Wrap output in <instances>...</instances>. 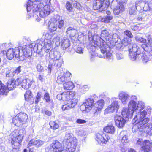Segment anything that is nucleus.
Returning a JSON list of instances; mask_svg holds the SVG:
<instances>
[{"instance_id": "1", "label": "nucleus", "mask_w": 152, "mask_h": 152, "mask_svg": "<svg viewBox=\"0 0 152 152\" xmlns=\"http://www.w3.org/2000/svg\"><path fill=\"white\" fill-rule=\"evenodd\" d=\"M136 114L132 121V123L134 124L132 131L133 132L140 131L146 128L149 127V124H146L149 121L148 118H144L147 114V112L145 110L140 111L139 113H135Z\"/></svg>"}, {"instance_id": "2", "label": "nucleus", "mask_w": 152, "mask_h": 152, "mask_svg": "<svg viewBox=\"0 0 152 152\" xmlns=\"http://www.w3.org/2000/svg\"><path fill=\"white\" fill-rule=\"evenodd\" d=\"M14 48H10L8 50L6 56L8 59H12L15 57L19 61H22L24 60V57H29L31 55L30 50L27 49L28 50L27 54V52H26V50L27 49H25L24 46H23L22 48L21 46Z\"/></svg>"}, {"instance_id": "3", "label": "nucleus", "mask_w": 152, "mask_h": 152, "mask_svg": "<svg viewBox=\"0 0 152 152\" xmlns=\"http://www.w3.org/2000/svg\"><path fill=\"white\" fill-rule=\"evenodd\" d=\"M131 39L128 37H124L121 41V44L118 46L117 42V45H115L116 47L120 48L122 47V45L126 46L129 45V55L130 59L132 61L137 60L139 56L141 54L142 50L139 48L136 44H131Z\"/></svg>"}, {"instance_id": "4", "label": "nucleus", "mask_w": 152, "mask_h": 152, "mask_svg": "<svg viewBox=\"0 0 152 152\" xmlns=\"http://www.w3.org/2000/svg\"><path fill=\"white\" fill-rule=\"evenodd\" d=\"M25 133L24 129L16 130L11 133V143L13 149L10 152H18L17 149L19 148Z\"/></svg>"}, {"instance_id": "5", "label": "nucleus", "mask_w": 152, "mask_h": 152, "mask_svg": "<svg viewBox=\"0 0 152 152\" xmlns=\"http://www.w3.org/2000/svg\"><path fill=\"white\" fill-rule=\"evenodd\" d=\"M88 36L89 40L92 41V43L94 44V45L92 44V45L95 47H99L103 53L106 51V45L105 42L103 39L96 34H94L92 36L90 31L88 33Z\"/></svg>"}, {"instance_id": "6", "label": "nucleus", "mask_w": 152, "mask_h": 152, "mask_svg": "<svg viewBox=\"0 0 152 152\" xmlns=\"http://www.w3.org/2000/svg\"><path fill=\"white\" fill-rule=\"evenodd\" d=\"M39 3L37 1L35 0L34 1H32L31 0H28L27 3L26 9L28 12L27 15V18H29L32 16H34V13L37 12L39 7Z\"/></svg>"}, {"instance_id": "7", "label": "nucleus", "mask_w": 152, "mask_h": 152, "mask_svg": "<svg viewBox=\"0 0 152 152\" xmlns=\"http://www.w3.org/2000/svg\"><path fill=\"white\" fill-rule=\"evenodd\" d=\"M101 36L105 38L108 45L109 43L112 45L111 47L117 45L116 42L118 41V35L116 34H113L111 36L107 30L104 29L102 30Z\"/></svg>"}, {"instance_id": "8", "label": "nucleus", "mask_w": 152, "mask_h": 152, "mask_svg": "<svg viewBox=\"0 0 152 152\" xmlns=\"http://www.w3.org/2000/svg\"><path fill=\"white\" fill-rule=\"evenodd\" d=\"M109 0H96L93 2V8L94 10L98 9L100 11L105 10L108 7L110 3Z\"/></svg>"}, {"instance_id": "9", "label": "nucleus", "mask_w": 152, "mask_h": 152, "mask_svg": "<svg viewBox=\"0 0 152 152\" xmlns=\"http://www.w3.org/2000/svg\"><path fill=\"white\" fill-rule=\"evenodd\" d=\"M41 7L40 4L39 5V7H38V10H37V13H39V16L41 18H43L46 15H49L50 13L52 12L54 9L53 7L48 5H45L43 7L42 6Z\"/></svg>"}, {"instance_id": "10", "label": "nucleus", "mask_w": 152, "mask_h": 152, "mask_svg": "<svg viewBox=\"0 0 152 152\" xmlns=\"http://www.w3.org/2000/svg\"><path fill=\"white\" fill-rule=\"evenodd\" d=\"M94 101L93 99L88 98L80 106V109L82 111L89 112L94 105Z\"/></svg>"}, {"instance_id": "11", "label": "nucleus", "mask_w": 152, "mask_h": 152, "mask_svg": "<svg viewBox=\"0 0 152 152\" xmlns=\"http://www.w3.org/2000/svg\"><path fill=\"white\" fill-rule=\"evenodd\" d=\"M43 42L42 41H40L39 43L37 44H36L35 42H33L31 43L29 45H27L24 46L25 49H26L30 50L31 53V55H30L29 57L32 54V48H33L34 50V51H37L38 50L39 51L40 50H41L43 48ZM28 50H26V52H28Z\"/></svg>"}, {"instance_id": "12", "label": "nucleus", "mask_w": 152, "mask_h": 152, "mask_svg": "<svg viewBox=\"0 0 152 152\" xmlns=\"http://www.w3.org/2000/svg\"><path fill=\"white\" fill-rule=\"evenodd\" d=\"M110 139L108 134L102 132L97 133L96 134V140L100 144H106Z\"/></svg>"}, {"instance_id": "13", "label": "nucleus", "mask_w": 152, "mask_h": 152, "mask_svg": "<svg viewBox=\"0 0 152 152\" xmlns=\"http://www.w3.org/2000/svg\"><path fill=\"white\" fill-rule=\"evenodd\" d=\"M71 73L69 72H62L57 77V82L58 83L63 84L70 80Z\"/></svg>"}, {"instance_id": "14", "label": "nucleus", "mask_w": 152, "mask_h": 152, "mask_svg": "<svg viewBox=\"0 0 152 152\" xmlns=\"http://www.w3.org/2000/svg\"><path fill=\"white\" fill-rule=\"evenodd\" d=\"M75 94L72 92L67 91L64 92L57 96V98L59 100H62L64 101H69L70 99H74Z\"/></svg>"}, {"instance_id": "15", "label": "nucleus", "mask_w": 152, "mask_h": 152, "mask_svg": "<svg viewBox=\"0 0 152 152\" xmlns=\"http://www.w3.org/2000/svg\"><path fill=\"white\" fill-rule=\"evenodd\" d=\"M64 149V146L57 140L53 141L50 145L49 152H61Z\"/></svg>"}, {"instance_id": "16", "label": "nucleus", "mask_w": 152, "mask_h": 152, "mask_svg": "<svg viewBox=\"0 0 152 152\" xmlns=\"http://www.w3.org/2000/svg\"><path fill=\"white\" fill-rule=\"evenodd\" d=\"M115 99H113V102L109 106L104 110V113L107 114L110 113H112L115 111H117L119 108L118 102L115 100Z\"/></svg>"}, {"instance_id": "17", "label": "nucleus", "mask_w": 152, "mask_h": 152, "mask_svg": "<svg viewBox=\"0 0 152 152\" xmlns=\"http://www.w3.org/2000/svg\"><path fill=\"white\" fill-rule=\"evenodd\" d=\"M63 61L61 58L57 60H50L48 68V75H50L51 70V66H56L58 68L60 67L61 66Z\"/></svg>"}, {"instance_id": "18", "label": "nucleus", "mask_w": 152, "mask_h": 152, "mask_svg": "<svg viewBox=\"0 0 152 152\" xmlns=\"http://www.w3.org/2000/svg\"><path fill=\"white\" fill-rule=\"evenodd\" d=\"M21 80V78L17 79L15 80L12 79L8 80L7 83V88L9 91L14 89L16 86H19V83Z\"/></svg>"}, {"instance_id": "19", "label": "nucleus", "mask_w": 152, "mask_h": 152, "mask_svg": "<svg viewBox=\"0 0 152 152\" xmlns=\"http://www.w3.org/2000/svg\"><path fill=\"white\" fill-rule=\"evenodd\" d=\"M78 101L77 99L74 98L70 101H68L67 103L62 106V109L64 110H68L73 108L76 104Z\"/></svg>"}, {"instance_id": "20", "label": "nucleus", "mask_w": 152, "mask_h": 152, "mask_svg": "<svg viewBox=\"0 0 152 152\" xmlns=\"http://www.w3.org/2000/svg\"><path fill=\"white\" fill-rule=\"evenodd\" d=\"M63 142V144L67 143H77V140L75 137H73V134L72 133L66 132Z\"/></svg>"}, {"instance_id": "21", "label": "nucleus", "mask_w": 152, "mask_h": 152, "mask_svg": "<svg viewBox=\"0 0 152 152\" xmlns=\"http://www.w3.org/2000/svg\"><path fill=\"white\" fill-rule=\"evenodd\" d=\"M118 97L122 104H126L130 98V96L126 92L122 91L119 93Z\"/></svg>"}, {"instance_id": "22", "label": "nucleus", "mask_w": 152, "mask_h": 152, "mask_svg": "<svg viewBox=\"0 0 152 152\" xmlns=\"http://www.w3.org/2000/svg\"><path fill=\"white\" fill-rule=\"evenodd\" d=\"M149 127L142 129L141 131L138 130V133L141 136H147L148 135H152V125L151 124L148 123Z\"/></svg>"}, {"instance_id": "23", "label": "nucleus", "mask_w": 152, "mask_h": 152, "mask_svg": "<svg viewBox=\"0 0 152 152\" xmlns=\"http://www.w3.org/2000/svg\"><path fill=\"white\" fill-rule=\"evenodd\" d=\"M114 120L116 125L119 128L123 127L125 124L126 120L120 116L116 115L114 117Z\"/></svg>"}, {"instance_id": "24", "label": "nucleus", "mask_w": 152, "mask_h": 152, "mask_svg": "<svg viewBox=\"0 0 152 152\" xmlns=\"http://www.w3.org/2000/svg\"><path fill=\"white\" fill-rule=\"evenodd\" d=\"M21 80H22L20 82L19 85H20L22 88L25 89H27L30 88L33 83L32 80L29 79H26L23 80L21 79Z\"/></svg>"}, {"instance_id": "25", "label": "nucleus", "mask_w": 152, "mask_h": 152, "mask_svg": "<svg viewBox=\"0 0 152 152\" xmlns=\"http://www.w3.org/2000/svg\"><path fill=\"white\" fill-rule=\"evenodd\" d=\"M142 48L147 52L152 50V38L148 37L147 38V42L141 45Z\"/></svg>"}, {"instance_id": "26", "label": "nucleus", "mask_w": 152, "mask_h": 152, "mask_svg": "<svg viewBox=\"0 0 152 152\" xmlns=\"http://www.w3.org/2000/svg\"><path fill=\"white\" fill-rule=\"evenodd\" d=\"M64 150L66 152H74L75 151L77 143H67L64 144Z\"/></svg>"}, {"instance_id": "27", "label": "nucleus", "mask_w": 152, "mask_h": 152, "mask_svg": "<svg viewBox=\"0 0 152 152\" xmlns=\"http://www.w3.org/2000/svg\"><path fill=\"white\" fill-rule=\"evenodd\" d=\"M121 114L124 118H131L134 113L133 111H131L129 108L125 107L122 109Z\"/></svg>"}, {"instance_id": "28", "label": "nucleus", "mask_w": 152, "mask_h": 152, "mask_svg": "<svg viewBox=\"0 0 152 152\" xmlns=\"http://www.w3.org/2000/svg\"><path fill=\"white\" fill-rule=\"evenodd\" d=\"M152 149V142L148 140H145L144 143L142 147L141 150L144 152H148Z\"/></svg>"}, {"instance_id": "29", "label": "nucleus", "mask_w": 152, "mask_h": 152, "mask_svg": "<svg viewBox=\"0 0 152 152\" xmlns=\"http://www.w3.org/2000/svg\"><path fill=\"white\" fill-rule=\"evenodd\" d=\"M54 17L52 18L48 22V27L49 31L51 32L55 31L57 28L56 23L57 22L56 21Z\"/></svg>"}, {"instance_id": "30", "label": "nucleus", "mask_w": 152, "mask_h": 152, "mask_svg": "<svg viewBox=\"0 0 152 152\" xmlns=\"http://www.w3.org/2000/svg\"><path fill=\"white\" fill-rule=\"evenodd\" d=\"M44 143V141L38 139L37 140H31L28 144V146L31 147L35 146L37 147H39L42 146Z\"/></svg>"}, {"instance_id": "31", "label": "nucleus", "mask_w": 152, "mask_h": 152, "mask_svg": "<svg viewBox=\"0 0 152 152\" xmlns=\"http://www.w3.org/2000/svg\"><path fill=\"white\" fill-rule=\"evenodd\" d=\"M49 56L51 60H57L61 59V56L59 52L56 50H51L49 53Z\"/></svg>"}, {"instance_id": "32", "label": "nucleus", "mask_w": 152, "mask_h": 152, "mask_svg": "<svg viewBox=\"0 0 152 152\" xmlns=\"http://www.w3.org/2000/svg\"><path fill=\"white\" fill-rule=\"evenodd\" d=\"M104 101L103 99L98 100L94 104L95 113H97L103 108L104 105Z\"/></svg>"}, {"instance_id": "33", "label": "nucleus", "mask_w": 152, "mask_h": 152, "mask_svg": "<svg viewBox=\"0 0 152 152\" xmlns=\"http://www.w3.org/2000/svg\"><path fill=\"white\" fill-rule=\"evenodd\" d=\"M52 40H44L43 42V49L46 52H48L51 48Z\"/></svg>"}, {"instance_id": "34", "label": "nucleus", "mask_w": 152, "mask_h": 152, "mask_svg": "<svg viewBox=\"0 0 152 152\" xmlns=\"http://www.w3.org/2000/svg\"><path fill=\"white\" fill-rule=\"evenodd\" d=\"M136 103L135 101L134 100H131L128 104V108L133 112L134 114L137 113V108Z\"/></svg>"}, {"instance_id": "35", "label": "nucleus", "mask_w": 152, "mask_h": 152, "mask_svg": "<svg viewBox=\"0 0 152 152\" xmlns=\"http://www.w3.org/2000/svg\"><path fill=\"white\" fill-rule=\"evenodd\" d=\"M105 45H106V50L103 53H102H102L103 54V55H100L99 56H98L99 58H106L108 60H113V55L111 53L109 52H106V54L105 55H104V54L107 51V46L106 45V42H105Z\"/></svg>"}, {"instance_id": "36", "label": "nucleus", "mask_w": 152, "mask_h": 152, "mask_svg": "<svg viewBox=\"0 0 152 152\" xmlns=\"http://www.w3.org/2000/svg\"><path fill=\"white\" fill-rule=\"evenodd\" d=\"M125 4L124 3L120 5H118L113 10V12L116 15H118L124 10Z\"/></svg>"}, {"instance_id": "37", "label": "nucleus", "mask_w": 152, "mask_h": 152, "mask_svg": "<svg viewBox=\"0 0 152 152\" xmlns=\"http://www.w3.org/2000/svg\"><path fill=\"white\" fill-rule=\"evenodd\" d=\"M103 130L105 132L111 134H114L116 131L115 128L112 125H108L105 127Z\"/></svg>"}, {"instance_id": "38", "label": "nucleus", "mask_w": 152, "mask_h": 152, "mask_svg": "<svg viewBox=\"0 0 152 152\" xmlns=\"http://www.w3.org/2000/svg\"><path fill=\"white\" fill-rule=\"evenodd\" d=\"M8 92L7 87L0 81V94L6 95Z\"/></svg>"}, {"instance_id": "39", "label": "nucleus", "mask_w": 152, "mask_h": 152, "mask_svg": "<svg viewBox=\"0 0 152 152\" xmlns=\"http://www.w3.org/2000/svg\"><path fill=\"white\" fill-rule=\"evenodd\" d=\"M61 46L64 49L67 48L69 46V40L67 38H63L61 42Z\"/></svg>"}, {"instance_id": "40", "label": "nucleus", "mask_w": 152, "mask_h": 152, "mask_svg": "<svg viewBox=\"0 0 152 152\" xmlns=\"http://www.w3.org/2000/svg\"><path fill=\"white\" fill-rule=\"evenodd\" d=\"M67 34H69L70 37H74L77 33V30L74 27H69L66 30Z\"/></svg>"}, {"instance_id": "41", "label": "nucleus", "mask_w": 152, "mask_h": 152, "mask_svg": "<svg viewBox=\"0 0 152 152\" xmlns=\"http://www.w3.org/2000/svg\"><path fill=\"white\" fill-rule=\"evenodd\" d=\"M63 87L65 90H71L74 88V86L72 82L69 81L64 84Z\"/></svg>"}, {"instance_id": "42", "label": "nucleus", "mask_w": 152, "mask_h": 152, "mask_svg": "<svg viewBox=\"0 0 152 152\" xmlns=\"http://www.w3.org/2000/svg\"><path fill=\"white\" fill-rule=\"evenodd\" d=\"M25 99L28 102H31L33 100V94L31 91L28 90L26 91L24 95Z\"/></svg>"}, {"instance_id": "43", "label": "nucleus", "mask_w": 152, "mask_h": 152, "mask_svg": "<svg viewBox=\"0 0 152 152\" xmlns=\"http://www.w3.org/2000/svg\"><path fill=\"white\" fill-rule=\"evenodd\" d=\"M20 121V119L17 115L16 116L13 118L12 123L14 125L19 126L23 124V122H22Z\"/></svg>"}, {"instance_id": "44", "label": "nucleus", "mask_w": 152, "mask_h": 152, "mask_svg": "<svg viewBox=\"0 0 152 152\" xmlns=\"http://www.w3.org/2000/svg\"><path fill=\"white\" fill-rule=\"evenodd\" d=\"M18 117L20 120V121L23 122V124L27 121L28 118L27 115L24 113L21 112L18 114Z\"/></svg>"}, {"instance_id": "45", "label": "nucleus", "mask_w": 152, "mask_h": 152, "mask_svg": "<svg viewBox=\"0 0 152 152\" xmlns=\"http://www.w3.org/2000/svg\"><path fill=\"white\" fill-rule=\"evenodd\" d=\"M60 16L58 15H55L54 17L55 20L57 22L56 23L57 26L58 24V27L60 28H61L64 25V21L63 20H59Z\"/></svg>"}, {"instance_id": "46", "label": "nucleus", "mask_w": 152, "mask_h": 152, "mask_svg": "<svg viewBox=\"0 0 152 152\" xmlns=\"http://www.w3.org/2000/svg\"><path fill=\"white\" fill-rule=\"evenodd\" d=\"M145 107V103L142 101H138L137 105V113H139Z\"/></svg>"}, {"instance_id": "47", "label": "nucleus", "mask_w": 152, "mask_h": 152, "mask_svg": "<svg viewBox=\"0 0 152 152\" xmlns=\"http://www.w3.org/2000/svg\"><path fill=\"white\" fill-rule=\"evenodd\" d=\"M145 4V2L142 1H137L136 2L135 5L136 6L137 10L140 11L143 9Z\"/></svg>"}, {"instance_id": "48", "label": "nucleus", "mask_w": 152, "mask_h": 152, "mask_svg": "<svg viewBox=\"0 0 152 152\" xmlns=\"http://www.w3.org/2000/svg\"><path fill=\"white\" fill-rule=\"evenodd\" d=\"M135 39L137 42L144 44L147 42L146 39L139 35H136L135 37Z\"/></svg>"}, {"instance_id": "49", "label": "nucleus", "mask_w": 152, "mask_h": 152, "mask_svg": "<svg viewBox=\"0 0 152 152\" xmlns=\"http://www.w3.org/2000/svg\"><path fill=\"white\" fill-rule=\"evenodd\" d=\"M112 19L113 16L112 15L106 16L104 17L101 19V21L102 22L105 23H108Z\"/></svg>"}, {"instance_id": "50", "label": "nucleus", "mask_w": 152, "mask_h": 152, "mask_svg": "<svg viewBox=\"0 0 152 152\" xmlns=\"http://www.w3.org/2000/svg\"><path fill=\"white\" fill-rule=\"evenodd\" d=\"M1 46L3 48L5 49H7L8 48H13L12 46L13 44L10 42H6L3 43L1 44Z\"/></svg>"}, {"instance_id": "51", "label": "nucleus", "mask_w": 152, "mask_h": 152, "mask_svg": "<svg viewBox=\"0 0 152 152\" xmlns=\"http://www.w3.org/2000/svg\"><path fill=\"white\" fill-rule=\"evenodd\" d=\"M49 124L51 129H56L59 127L58 124L56 122L53 121H50Z\"/></svg>"}, {"instance_id": "52", "label": "nucleus", "mask_w": 152, "mask_h": 152, "mask_svg": "<svg viewBox=\"0 0 152 152\" xmlns=\"http://www.w3.org/2000/svg\"><path fill=\"white\" fill-rule=\"evenodd\" d=\"M150 59L149 57L145 54H142L141 56V60L142 62L145 64L149 61Z\"/></svg>"}, {"instance_id": "53", "label": "nucleus", "mask_w": 152, "mask_h": 152, "mask_svg": "<svg viewBox=\"0 0 152 152\" xmlns=\"http://www.w3.org/2000/svg\"><path fill=\"white\" fill-rule=\"evenodd\" d=\"M43 36H44L45 40H51L53 35L52 34H50L46 31L44 33Z\"/></svg>"}, {"instance_id": "54", "label": "nucleus", "mask_w": 152, "mask_h": 152, "mask_svg": "<svg viewBox=\"0 0 152 152\" xmlns=\"http://www.w3.org/2000/svg\"><path fill=\"white\" fill-rule=\"evenodd\" d=\"M151 3L150 4L148 2L146 3L145 2V4L142 9L145 11L149 10L151 8Z\"/></svg>"}, {"instance_id": "55", "label": "nucleus", "mask_w": 152, "mask_h": 152, "mask_svg": "<svg viewBox=\"0 0 152 152\" xmlns=\"http://www.w3.org/2000/svg\"><path fill=\"white\" fill-rule=\"evenodd\" d=\"M144 142L145 140L143 141L142 139H138L137 140L136 144V145L139 146H140L141 148H142V145H144Z\"/></svg>"}, {"instance_id": "56", "label": "nucleus", "mask_w": 152, "mask_h": 152, "mask_svg": "<svg viewBox=\"0 0 152 152\" xmlns=\"http://www.w3.org/2000/svg\"><path fill=\"white\" fill-rule=\"evenodd\" d=\"M136 6L135 5L133 7H130L129 10V12L130 14L134 15L136 12Z\"/></svg>"}, {"instance_id": "57", "label": "nucleus", "mask_w": 152, "mask_h": 152, "mask_svg": "<svg viewBox=\"0 0 152 152\" xmlns=\"http://www.w3.org/2000/svg\"><path fill=\"white\" fill-rule=\"evenodd\" d=\"M75 50L76 53L79 54H83V49L79 45L77 47Z\"/></svg>"}, {"instance_id": "58", "label": "nucleus", "mask_w": 152, "mask_h": 152, "mask_svg": "<svg viewBox=\"0 0 152 152\" xmlns=\"http://www.w3.org/2000/svg\"><path fill=\"white\" fill-rule=\"evenodd\" d=\"M66 7L67 11L69 12H71L72 11V4L70 3L67 1L66 2Z\"/></svg>"}, {"instance_id": "59", "label": "nucleus", "mask_w": 152, "mask_h": 152, "mask_svg": "<svg viewBox=\"0 0 152 152\" xmlns=\"http://www.w3.org/2000/svg\"><path fill=\"white\" fill-rule=\"evenodd\" d=\"M128 138L125 135L122 137L121 140V142L123 145H125L126 144L128 143Z\"/></svg>"}, {"instance_id": "60", "label": "nucleus", "mask_w": 152, "mask_h": 152, "mask_svg": "<svg viewBox=\"0 0 152 152\" xmlns=\"http://www.w3.org/2000/svg\"><path fill=\"white\" fill-rule=\"evenodd\" d=\"M124 34L125 35L130 38H132L133 37V35L131 32L129 30H127L125 31L124 32Z\"/></svg>"}, {"instance_id": "61", "label": "nucleus", "mask_w": 152, "mask_h": 152, "mask_svg": "<svg viewBox=\"0 0 152 152\" xmlns=\"http://www.w3.org/2000/svg\"><path fill=\"white\" fill-rule=\"evenodd\" d=\"M53 42H55L56 45H59L60 44V38L59 37L57 36L55 37L53 40Z\"/></svg>"}, {"instance_id": "62", "label": "nucleus", "mask_w": 152, "mask_h": 152, "mask_svg": "<svg viewBox=\"0 0 152 152\" xmlns=\"http://www.w3.org/2000/svg\"><path fill=\"white\" fill-rule=\"evenodd\" d=\"M41 96V93L40 92H38L35 100V103L36 104H37L39 102Z\"/></svg>"}, {"instance_id": "63", "label": "nucleus", "mask_w": 152, "mask_h": 152, "mask_svg": "<svg viewBox=\"0 0 152 152\" xmlns=\"http://www.w3.org/2000/svg\"><path fill=\"white\" fill-rule=\"evenodd\" d=\"M42 113L48 116H50L52 114L51 112L46 109H44L42 110Z\"/></svg>"}, {"instance_id": "64", "label": "nucleus", "mask_w": 152, "mask_h": 152, "mask_svg": "<svg viewBox=\"0 0 152 152\" xmlns=\"http://www.w3.org/2000/svg\"><path fill=\"white\" fill-rule=\"evenodd\" d=\"M5 118L4 113H1L0 115V122L3 124L4 123Z\"/></svg>"}]
</instances>
